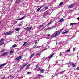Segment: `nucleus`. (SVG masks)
<instances>
[{
    "label": "nucleus",
    "mask_w": 79,
    "mask_h": 79,
    "mask_svg": "<svg viewBox=\"0 0 79 79\" xmlns=\"http://www.w3.org/2000/svg\"><path fill=\"white\" fill-rule=\"evenodd\" d=\"M69 32V31H65V33H68V32Z\"/></svg>",
    "instance_id": "obj_41"
},
{
    "label": "nucleus",
    "mask_w": 79,
    "mask_h": 79,
    "mask_svg": "<svg viewBox=\"0 0 79 79\" xmlns=\"http://www.w3.org/2000/svg\"><path fill=\"white\" fill-rule=\"evenodd\" d=\"M45 8L46 10H47V9H48V7H46Z\"/></svg>",
    "instance_id": "obj_44"
},
{
    "label": "nucleus",
    "mask_w": 79,
    "mask_h": 79,
    "mask_svg": "<svg viewBox=\"0 0 79 79\" xmlns=\"http://www.w3.org/2000/svg\"><path fill=\"white\" fill-rule=\"evenodd\" d=\"M63 2H61L60 3L59 5V6L61 5H63Z\"/></svg>",
    "instance_id": "obj_22"
},
{
    "label": "nucleus",
    "mask_w": 79,
    "mask_h": 79,
    "mask_svg": "<svg viewBox=\"0 0 79 79\" xmlns=\"http://www.w3.org/2000/svg\"><path fill=\"white\" fill-rule=\"evenodd\" d=\"M58 34H60V31H56L55 34L53 36V37H57L58 35Z\"/></svg>",
    "instance_id": "obj_1"
},
{
    "label": "nucleus",
    "mask_w": 79,
    "mask_h": 79,
    "mask_svg": "<svg viewBox=\"0 0 79 79\" xmlns=\"http://www.w3.org/2000/svg\"><path fill=\"white\" fill-rule=\"evenodd\" d=\"M24 18H25L24 16H23V17L22 18H20L17 19H16V20L17 21H19V20H22L23 19H24Z\"/></svg>",
    "instance_id": "obj_9"
},
{
    "label": "nucleus",
    "mask_w": 79,
    "mask_h": 79,
    "mask_svg": "<svg viewBox=\"0 0 79 79\" xmlns=\"http://www.w3.org/2000/svg\"><path fill=\"white\" fill-rule=\"evenodd\" d=\"M5 76H4L2 77V79H5Z\"/></svg>",
    "instance_id": "obj_38"
},
{
    "label": "nucleus",
    "mask_w": 79,
    "mask_h": 79,
    "mask_svg": "<svg viewBox=\"0 0 79 79\" xmlns=\"http://www.w3.org/2000/svg\"><path fill=\"white\" fill-rule=\"evenodd\" d=\"M76 24V23H70V26H73V25H75Z\"/></svg>",
    "instance_id": "obj_17"
},
{
    "label": "nucleus",
    "mask_w": 79,
    "mask_h": 79,
    "mask_svg": "<svg viewBox=\"0 0 79 79\" xmlns=\"http://www.w3.org/2000/svg\"><path fill=\"white\" fill-rule=\"evenodd\" d=\"M31 65V64H29L28 65L27 67H26V69H28V68H29V66H30Z\"/></svg>",
    "instance_id": "obj_14"
},
{
    "label": "nucleus",
    "mask_w": 79,
    "mask_h": 79,
    "mask_svg": "<svg viewBox=\"0 0 79 79\" xmlns=\"http://www.w3.org/2000/svg\"><path fill=\"white\" fill-rule=\"evenodd\" d=\"M40 55V53H38L36 55H37V56H38V55Z\"/></svg>",
    "instance_id": "obj_42"
},
{
    "label": "nucleus",
    "mask_w": 79,
    "mask_h": 79,
    "mask_svg": "<svg viewBox=\"0 0 79 79\" xmlns=\"http://www.w3.org/2000/svg\"><path fill=\"white\" fill-rule=\"evenodd\" d=\"M27 73H28V74H31V72H27Z\"/></svg>",
    "instance_id": "obj_40"
},
{
    "label": "nucleus",
    "mask_w": 79,
    "mask_h": 79,
    "mask_svg": "<svg viewBox=\"0 0 79 79\" xmlns=\"http://www.w3.org/2000/svg\"><path fill=\"white\" fill-rule=\"evenodd\" d=\"M34 56V53L32 54L31 55V58H32V57L33 56Z\"/></svg>",
    "instance_id": "obj_21"
},
{
    "label": "nucleus",
    "mask_w": 79,
    "mask_h": 79,
    "mask_svg": "<svg viewBox=\"0 0 79 79\" xmlns=\"http://www.w3.org/2000/svg\"><path fill=\"white\" fill-rule=\"evenodd\" d=\"M51 29V28L50 27H49V28H47L46 29V30H49V29Z\"/></svg>",
    "instance_id": "obj_33"
},
{
    "label": "nucleus",
    "mask_w": 79,
    "mask_h": 79,
    "mask_svg": "<svg viewBox=\"0 0 79 79\" xmlns=\"http://www.w3.org/2000/svg\"><path fill=\"white\" fill-rule=\"evenodd\" d=\"M70 63L71 64V65H72L73 67H76V64L74 63L70 62Z\"/></svg>",
    "instance_id": "obj_8"
},
{
    "label": "nucleus",
    "mask_w": 79,
    "mask_h": 79,
    "mask_svg": "<svg viewBox=\"0 0 79 79\" xmlns=\"http://www.w3.org/2000/svg\"><path fill=\"white\" fill-rule=\"evenodd\" d=\"M53 55H54V54H52V55H50L49 57V58H52L53 56Z\"/></svg>",
    "instance_id": "obj_12"
},
{
    "label": "nucleus",
    "mask_w": 79,
    "mask_h": 79,
    "mask_svg": "<svg viewBox=\"0 0 79 79\" xmlns=\"http://www.w3.org/2000/svg\"><path fill=\"white\" fill-rule=\"evenodd\" d=\"M20 2V0H16V3H18Z\"/></svg>",
    "instance_id": "obj_19"
},
{
    "label": "nucleus",
    "mask_w": 79,
    "mask_h": 79,
    "mask_svg": "<svg viewBox=\"0 0 79 79\" xmlns=\"http://www.w3.org/2000/svg\"><path fill=\"white\" fill-rule=\"evenodd\" d=\"M16 31H19V30H20V29L19 28H17L16 29H15Z\"/></svg>",
    "instance_id": "obj_18"
},
{
    "label": "nucleus",
    "mask_w": 79,
    "mask_h": 79,
    "mask_svg": "<svg viewBox=\"0 0 79 79\" xmlns=\"http://www.w3.org/2000/svg\"><path fill=\"white\" fill-rule=\"evenodd\" d=\"M76 69H77V70H79V67H77V68Z\"/></svg>",
    "instance_id": "obj_35"
},
{
    "label": "nucleus",
    "mask_w": 79,
    "mask_h": 79,
    "mask_svg": "<svg viewBox=\"0 0 79 79\" xmlns=\"http://www.w3.org/2000/svg\"><path fill=\"white\" fill-rule=\"evenodd\" d=\"M0 12H1V11H0Z\"/></svg>",
    "instance_id": "obj_54"
},
{
    "label": "nucleus",
    "mask_w": 79,
    "mask_h": 79,
    "mask_svg": "<svg viewBox=\"0 0 79 79\" xmlns=\"http://www.w3.org/2000/svg\"><path fill=\"white\" fill-rule=\"evenodd\" d=\"M12 79H13V78H14V77H15L14 76H12Z\"/></svg>",
    "instance_id": "obj_50"
},
{
    "label": "nucleus",
    "mask_w": 79,
    "mask_h": 79,
    "mask_svg": "<svg viewBox=\"0 0 79 79\" xmlns=\"http://www.w3.org/2000/svg\"><path fill=\"white\" fill-rule=\"evenodd\" d=\"M6 63L3 64H2L1 65H0V68H1L2 66H5V65H6Z\"/></svg>",
    "instance_id": "obj_10"
},
{
    "label": "nucleus",
    "mask_w": 79,
    "mask_h": 79,
    "mask_svg": "<svg viewBox=\"0 0 79 79\" xmlns=\"http://www.w3.org/2000/svg\"><path fill=\"white\" fill-rule=\"evenodd\" d=\"M27 65V63H26L24 64L23 66L21 67L20 69H23V68H24V67H25V66H26Z\"/></svg>",
    "instance_id": "obj_3"
},
{
    "label": "nucleus",
    "mask_w": 79,
    "mask_h": 79,
    "mask_svg": "<svg viewBox=\"0 0 79 79\" xmlns=\"http://www.w3.org/2000/svg\"><path fill=\"white\" fill-rule=\"evenodd\" d=\"M40 67H38V69L37 70V71H40Z\"/></svg>",
    "instance_id": "obj_30"
},
{
    "label": "nucleus",
    "mask_w": 79,
    "mask_h": 79,
    "mask_svg": "<svg viewBox=\"0 0 79 79\" xmlns=\"http://www.w3.org/2000/svg\"><path fill=\"white\" fill-rule=\"evenodd\" d=\"M77 20H79V17H78V18H77Z\"/></svg>",
    "instance_id": "obj_49"
},
{
    "label": "nucleus",
    "mask_w": 79,
    "mask_h": 79,
    "mask_svg": "<svg viewBox=\"0 0 79 79\" xmlns=\"http://www.w3.org/2000/svg\"><path fill=\"white\" fill-rule=\"evenodd\" d=\"M8 53V52H5L3 53L1 55V56H5V55H6Z\"/></svg>",
    "instance_id": "obj_7"
},
{
    "label": "nucleus",
    "mask_w": 79,
    "mask_h": 79,
    "mask_svg": "<svg viewBox=\"0 0 79 79\" xmlns=\"http://www.w3.org/2000/svg\"><path fill=\"white\" fill-rule=\"evenodd\" d=\"M45 24L43 23L42 25L39 26L38 27L39 28H41V27H42L43 26H44V25Z\"/></svg>",
    "instance_id": "obj_11"
},
{
    "label": "nucleus",
    "mask_w": 79,
    "mask_h": 79,
    "mask_svg": "<svg viewBox=\"0 0 79 79\" xmlns=\"http://www.w3.org/2000/svg\"><path fill=\"white\" fill-rule=\"evenodd\" d=\"M41 73H44V70H40Z\"/></svg>",
    "instance_id": "obj_26"
},
{
    "label": "nucleus",
    "mask_w": 79,
    "mask_h": 79,
    "mask_svg": "<svg viewBox=\"0 0 79 79\" xmlns=\"http://www.w3.org/2000/svg\"><path fill=\"white\" fill-rule=\"evenodd\" d=\"M36 68H37V65L36 66Z\"/></svg>",
    "instance_id": "obj_51"
},
{
    "label": "nucleus",
    "mask_w": 79,
    "mask_h": 79,
    "mask_svg": "<svg viewBox=\"0 0 79 79\" xmlns=\"http://www.w3.org/2000/svg\"><path fill=\"white\" fill-rule=\"evenodd\" d=\"M62 34H66V32H64L62 33Z\"/></svg>",
    "instance_id": "obj_43"
},
{
    "label": "nucleus",
    "mask_w": 79,
    "mask_h": 79,
    "mask_svg": "<svg viewBox=\"0 0 79 79\" xmlns=\"http://www.w3.org/2000/svg\"><path fill=\"white\" fill-rule=\"evenodd\" d=\"M36 48H40V46H37Z\"/></svg>",
    "instance_id": "obj_46"
},
{
    "label": "nucleus",
    "mask_w": 79,
    "mask_h": 79,
    "mask_svg": "<svg viewBox=\"0 0 79 79\" xmlns=\"http://www.w3.org/2000/svg\"><path fill=\"white\" fill-rule=\"evenodd\" d=\"M11 34V31H9L6 33H4L5 35H10V34Z\"/></svg>",
    "instance_id": "obj_5"
},
{
    "label": "nucleus",
    "mask_w": 79,
    "mask_h": 79,
    "mask_svg": "<svg viewBox=\"0 0 79 79\" xmlns=\"http://www.w3.org/2000/svg\"><path fill=\"white\" fill-rule=\"evenodd\" d=\"M70 66H70V65H68V68H69V67H70Z\"/></svg>",
    "instance_id": "obj_47"
},
{
    "label": "nucleus",
    "mask_w": 79,
    "mask_h": 79,
    "mask_svg": "<svg viewBox=\"0 0 79 79\" xmlns=\"http://www.w3.org/2000/svg\"><path fill=\"white\" fill-rule=\"evenodd\" d=\"M39 7H40V9H41V8H43V7H44V6H39Z\"/></svg>",
    "instance_id": "obj_23"
},
{
    "label": "nucleus",
    "mask_w": 79,
    "mask_h": 79,
    "mask_svg": "<svg viewBox=\"0 0 79 79\" xmlns=\"http://www.w3.org/2000/svg\"><path fill=\"white\" fill-rule=\"evenodd\" d=\"M5 50V49L2 50L1 51V52H2V53H3V52H4Z\"/></svg>",
    "instance_id": "obj_25"
},
{
    "label": "nucleus",
    "mask_w": 79,
    "mask_h": 79,
    "mask_svg": "<svg viewBox=\"0 0 79 79\" xmlns=\"http://www.w3.org/2000/svg\"><path fill=\"white\" fill-rule=\"evenodd\" d=\"M50 36V34H48L47 35V36Z\"/></svg>",
    "instance_id": "obj_45"
},
{
    "label": "nucleus",
    "mask_w": 79,
    "mask_h": 79,
    "mask_svg": "<svg viewBox=\"0 0 79 79\" xmlns=\"http://www.w3.org/2000/svg\"><path fill=\"white\" fill-rule=\"evenodd\" d=\"M41 77V75L40 74H39L37 75V77L40 78Z\"/></svg>",
    "instance_id": "obj_16"
},
{
    "label": "nucleus",
    "mask_w": 79,
    "mask_h": 79,
    "mask_svg": "<svg viewBox=\"0 0 79 79\" xmlns=\"http://www.w3.org/2000/svg\"><path fill=\"white\" fill-rule=\"evenodd\" d=\"M36 47V45H34V46L33 47V48H35Z\"/></svg>",
    "instance_id": "obj_36"
},
{
    "label": "nucleus",
    "mask_w": 79,
    "mask_h": 79,
    "mask_svg": "<svg viewBox=\"0 0 79 79\" xmlns=\"http://www.w3.org/2000/svg\"><path fill=\"white\" fill-rule=\"evenodd\" d=\"M13 53V51H11L10 52V54Z\"/></svg>",
    "instance_id": "obj_29"
},
{
    "label": "nucleus",
    "mask_w": 79,
    "mask_h": 79,
    "mask_svg": "<svg viewBox=\"0 0 79 79\" xmlns=\"http://www.w3.org/2000/svg\"><path fill=\"white\" fill-rule=\"evenodd\" d=\"M5 44L4 42H2L1 44H0V45H3V44Z\"/></svg>",
    "instance_id": "obj_28"
},
{
    "label": "nucleus",
    "mask_w": 79,
    "mask_h": 79,
    "mask_svg": "<svg viewBox=\"0 0 79 79\" xmlns=\"http://www.w3.org/2000/svg\"><path fill=\"white\" fill-rule=\"evenodd\" d=\"M22 56H19L17 58H15V61H18L19 60H21V58H22Z\"/></svg>",
    "instance_id": "obj_4"
},
{
    "label": "nucleus",
    "mask_w": 79,
    "mask_h": 79,
    "mask_svg": "<svg viewBox=\"0 0 79 79\" xmlns=\"http://www.w3.org/2000/svg\"><path fill=\"white\" fill-rule=\"evenodd\" d=\"M51 29H53V28H54V27H53V26H52L50 27Z\"/></svg>",
    "instance_id": "obj_37"
},
{
    "label": "nucleus",
    "mask_w": 79,
    "mask_h": 79,
    "mask_svg": "<svg viewBox=\"0 0 79 79\" xmlns=\"http://www.w3.org/2000/svg\"><path fill=\"white\" fill-rule=\"evenodd\" d=\"M75 50H76V48H74L73 49V52H74V51H75Z\"/></svg>",
    "instance_id": "obj_34"
},
{
    "label": "nucleus",
    "mask_w": 79,
    "mask_h": 79,
    "mask_svg": "<svg viewBox=\"0 0 79 79\" xmlns=\"http://www.w3.org/2000/svg\"><path fill=\"white\" fill-rule=\"evenodd\" d=\"M40 8H39L36 11H39L40 10Z\"/></svg>",
    "instance_id": "obj_31"
},
{
    "label": "nucleus",
    "mask_w": 79,
    "mask_h": 79,
    "mask_svg": "<svg viewBox=\"0 0 79 79\" xmlns=\"http://www.w3.org/2000/svg\"><path fill=\"white\" fill-rule=\"evenodd\" d=\"M10 77H11V76H12V75H10Z\"/></svg>",
    "instance_id": "obj_52"
},
{
    "label": "nucleus",
    "mask_w": 79,
    "mask_h": 79,
    "mask_svg": "<svg viewBox=\"0 0 79 79\" xmlns=\"http://www.w3.org/2000/svg\"><path fill=\"white\" fill-rule=\"evenodd\" d=\"M64 20V19H60L59 20L58 22L59 23H61V22H62V21H63Z\"/></svg>",
    "instance_id": "obj_13"
},
{
    "label": "nucleus",
    "mask_w": 79,
    "mask_h": 79,
    "mask_svg": "<svg viewBox=\"0 0 79 79\" xmlns=\"http://www.w3.org/2000/svg\"><path fill=\"white\" fill-rule=\"evenodd\" d=\"M0 23H1V22H0Z\"/></svg>",
    "instance_id": "obj_55"
},
{
    "label": "nucleus",
    "mask_w": 79,
    "mask_h": 79,
    "mask_svg": "<svg viewBox=\"0 0 79 79\" xmlns=\"http://www.w3.org/2000/svg\"><path fill=\"white\" fill-rule=\"evenodd\" d=\"M69 52H70V49H69L66 52H67V53H69Z\"/></svg>",
    "instance_id": "obj_24"
},
{
    "label": "nucleus",
    "mask_w": 79,
    "mask_h": 79,
    "mask_svg": "<svg viewBox=\"0 0 79 79\" xmlns=\"http://www.w3.org/2000/svg\"><path fill=\"white\" fill-rule=\"evenodd\" d=\"M21 5H24V3H23L22 4H21Z\"/></svg>",
    "instance_id": "obj_48"
},
{
    "label": "nucleus",
    "mask_w": 79,
    "mask_h": 79,
    "mask_svg": "<svg viewBox=\"0 0 79 79\" xmlns=\"http://www.w3.org/2000/svg\"><path fill=\"white\" fill-rule=\"evenodd\" d=\"M32 28V27H28L27 28H25V30H27L28 31H31V29Z\"/></svg>",
    "instance_id": "obj_2"
},
{
    "label": "nucleus",
    "mask_w": 79,
    "mask_h": 79,
    "mask_svg": "<svg viewBox=\"0 0 79 79\" xmlns=\"http://www.w3.org/2000/svg\"><path fill=\"white\" fill-rule=\"evenodd\" d=\"M37 41L36 40L35 42V44H37Z\"/></svg>",
    "instance_id": "obj_39"
},
{
    "label": "nucleus",
    "mask_w": 79,
    "mask_h": 79,
    "mask_svg": "<svg viewBox=\"0 0 79 79\" xmlns=\"http://www.w3.org/2000/svg\"><path fill=\"white\" fill-rule=\"evenodd\" d=\"M73 6H74V4H72L69 6L68 8L69 9L70 8H72V7H73Z\"/></svg>",
    "instance_id": "obj_6"
},
{
    "label": "nucleus",
    "mask_w": 79,
    "mask_h": 79,
    "mask_svg": "<svg viewBox=\"0 0 79 79\" xmlns=\"http://www.w3.org/2000/svg\"><path fill=\"white\" fill-rule=\"evenodd\" d=\"M4 40V39H2L0 41V42H3V41Z\"/></svg>",
    "instance_id": "obj_32"
},
{
    "label": "nucleus",
    "mask_w": 79,
    "mask_h": 79,
    "mask_svg": "<svg viewBox=\"0 0 79 79\" xmlns=\"http://www.w3.org/2000/svg\"><path fill=\"white\" fill-rule=\"evenodd\" d=\"M10 9H9V11H10Z\"/></svg>",
    "instance_id": "obj_53"
},
{
    "label": "nucleus",
    "mask_w": 79,
    "mask_h": 79,
    "mask_svg": "<svg viewBox=\"0 0 79 79\" xmlns=\"http://www.w3.org/2000/svg\"><path fill=\"white\" fill-rule=\"evenodd\" d=\"M17 47V45L16 44H14L13 46H12V47Z\"/></svg>",
    "instance_id": "obj_20"
},
{
    "label": "nucleus",
    "mask_w": 79,
    "mask_h": 79,
    "mask_svg": "<svg viewBox=\"0 0 79 79\" xmlns=\"http://www.w3.org/2000/svg\"><path fill=\"white\" fill-rule=\"evenodd\" d=\"M26 44H27V42H25L23 44V46H24L26 45Z\"/></svg>",
    "instance_id": "obj_27"
},
{
    "label": "nucleus",
    "mask_w": 79,
    "mask_h": 79,
    "mask_svg": "<svg viewBox=\"0 0 79 79\" xmlns=\"http://www.w3.org/2000/svg\"><path fill=\"white\" fill-rule=\"evenodd\" d=\"M52 23V21L49 22L46 25V26H48L49 25H50V24H51Z\"/></svg>",
    "instance_id": "obj_15"
}]
</instances>
